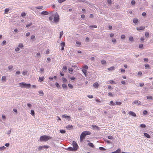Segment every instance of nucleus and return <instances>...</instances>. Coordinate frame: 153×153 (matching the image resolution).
Here are the masks:
<instances>
[{"label": "nucleus", "mask_w": 153, "mask_h": 153, "mask_svg": "<svg viewBox=\"0 0 153 153\" xmlns=\"http://www.w3.org/2000/svg\"><path fill=\"white\" fill-rule=\"evenodd\" d=\"M19 87L22 88H29L31 86L30 84H27L24 82H22L19 83Z\"/></svg>", "instance_id": "obj_1"}, {"label": "nucleus", "mask_w": 153, "mask_h": 153, "mask_svg": "<svg viewBox=\"0 0 153 153\" xmlns=\"http://www.w3.org/2000/svg\"><path fill=\"white\" fill-rule=\"evenodd\" d=\"M51 138L52 137L50 136L47 135H43L41 136L40 140L41 141H47Z\"/></svg>", "instance_id": "obj_2"}, {"label": "nucleus", "mask_w": 153, "mask_h": 153, "mask_svg": "<svg viewBox=\"0 0 153 153\" xmlns=\"http://www.w3.org/2000/svg\"><path fill=\"white\" fill-rule=\"evenodd\" d=\"M53 18V21L55 22H57L59 21V16L57 12L54 15Z\"/></svg>", "instance_id": "obj_3"}, {"label": "nucleus", "mask_w": 153, "mask_h": 153, "mask_svg": "<svg viewBox=\"0 0 153 153\" xmlns=\"http://www.w3.org/2000/svg\"><path fill=\"white\" fill-rule=\"evenodd\" d=\"M73 148H74V151H76L77 150L78 148V146L76 143L74 141H73L72 143Z\"/></svg>", "instance_id": "obj_4"}, {"label": "nucleus", "mask_w": 153, "mask_h": 153, "mask_svg": "<svg viewBox=\"0 0 153 153\" xmlns=\"http://www.w3.org/2000/svg\"><path fill=\"white\" fill-rule=\"evenodd\" d=\"M141 102L140 101L137 100H135L133 102H132V105H134V104H137L138 105H140Z\"/></svg>", "instance_id": "obj_5"}, {"label": "nucleus", "mask_w": 153, "mask_h": 153, "mask_svg": "<svg viewBox=\"0 0 153 153\" xmlns=\"http://www.w3.org/2000/svg\"><path fill=\"white\" fill-rule=\"evenodd\" d=\"M85 135H84V134H83V132L82 133V134H81L80 136V139L81 141H82L83 140L84 138L85 137Z\"/></svg>", "instance_id": "obj_6"}, {"label": "nucleus", "mask_w": 153, "mask_h": 153, "mask_svg": "<svg viewBox=\"0 0 153 153\" xmlns=\"http://www.w3.org/2000/svg\"><path fill=\"white\" fill-rule=\"evenodd\" d=\"M145 28V27H137L136 28V29L138 30H143Z\"/></svg>", "instance_id": "obj_7"}, {"label": "nucleus", "mask_w": 153, "mask_h": 153, "mask_svg": "<svg viewBox=\"0 0 153 153\" xmlns=\"http://www.w3.org/2000/svg\"><path fill=\"white\" fill-rule=\"evenodd\" d=\"M65 42H62L61 43L60 45L62 47L61 50H64V48L65 46Z\"/></svg>", "instance_id": "obj_8"}, {"label": "nucleus", "mask_w": 153, "mask_h": 153, "mask_svg": "<svg viewBox=\"0 0 153 153\" xmlns=\"http://www.w3.org/2000/svg\"><path fill=\"white\" fill-rule=\"evenodd\" d=\"M129 114L131 115H132L134 117H136V115L135 113L133 111H130L129 112Z\"/></svg>", "instance_id": "obj_9"}, {"label": "nucleus", "mask_w": 153, "mask_h": 153, "mask_svg": "<svg viewBox=\"0 0 153 153\" xmlns=\"http://www.w3.org/2000/svg\"><path fill=\"white\" fill-rule=\"evenodd\" d=\"M84 134V135L86 136L87 135H90L91 134V133L89 131H85L83 132V134Z\"/></svg>", "instance_id": "obj_10"}, {"label": "nucleus", "mask_w": 153, "mask_h": 153, "mask_svg": "<svg viewBox=\"0 0 153 153\" xmlns=\"http://www.w3.org/2000/svg\"><path fill=\"white\" fill-rule=\"evenodd\" d=\"M91 127L93 129H99V128L97 126L95 125H92L91 126Z\"/></svg>", "instance_id": "obj_11"}, {"label": "nucleus", "mask_w": 153, "mask_h": 153, "mask_svg": "<svg viewBox=\"0 0 153 153\" xmlns=\"http://www.w3.org/2000/svg\"><path fill=\"white\" fill-rule=\"evenodd\" d=\"M48 14V12L43 11L41 12V14L44 15H47Z\"/></svg>", "instance_id": "obj_12"}, {"label": "nucleus", "mask_w": 153, "mask_h": 153, "mask_svg": "<svg viewBox=\"0 0 153 153\" xmlns=\"http://www.w3.org/2000/svg\"><path fill=\"white\" fill-rule=\"evenodd\" d=\"M62 117L63 118H65L66 119H68V118H70L71 117L69 116H67L65 115H63L62 116Z\"/></svg>", "instance_id": "obj_13"}, {"label": "nucleus", "mask_w": 153, "mask_h": 153, "mask_svg": "<svg viewBox=\"0 0 153 153\" xmlns=\"http://www.w3.org/2000/svg\"><path fill=\"white\" fill-rule=\"evenodd\" d=\"M147 99L149 100H152L153 99V97L151 96H148L146 97Z\"/></svg>", "instance_id": "obj_14"}, {"label": "nucleus", "mask_w": 153, "mask_h": 153, "mask_svg": "<svg viewBox=\"0 0 153 153\" xmlns=\"http://www.w3.org/2000/svg\"><path fill=\"white\" fill-rule=\"evenodd\" d=\"M39 95L41 96H43L44 94V93L42 90L39 91Z\"/></svg>", "instance_id": "obj_15"}, {"label": "nucleus", "mask_w": 153, "mask_h": 153, "mask_svg": "<svg viewBox=\"0 0 153 153\" xmlns=\"http://www.w3.org/2000/svg\"><path fill=\"white\" fill-rule=\"evenodd\" d=\"M138 20L136 18H134L133 19V22L135 24H136L137 23Z\"/></svg>", "instance_id": "obj_16"}, {"label": "nucleus", "mask_w": 153, "mask_h": 153, "mask_svg": "<svg viewBox=\"0 0 153 153\" xmlns=\"http://www.w3.org/2000/svg\"><path fill=\"white\" fill-rule=\"evenodd\" d=\"M88 146H89L92 147V148H94V145L92 143H88Z\"/></svg>", "instance_id": "obj_17"}, {"label": "nucleus", "mask_w": 153, "mask_h": 153, "mask_svg": "<svg viewBox=\"0 0 153 153\" xmlns=\"http://www.w3.org/2000/svg\"><path fill=\"white\" fill-rule=\"evenodd\" d=\"M144 136H145L146 137H147L148 138H149L150 137V135L148 134H147V133H144Z\"/></svg>", "instance_id": "obj_18"}, {"label": "nucleus", "mask_w": 153, "mask_h": 153, "mask_svg": "<svg viewBox=\"0 0 153 153\" xmlns=\"http://www.w3.org/2000/svg\"><path fill=\"white\" fill-rule=\"evenodd\" d=\"M62 70L66 72L67 70V67L65 66H64L62 68Z\"/></svg>", "instance_id": "obj_19"}, {"label": "nucleus", "mask_w": 153, "mask_h": 153, "mask_svg": "<svg viewBox=\"0 0 153 153\" xmlns=\"http://www.w3.org/2000/svg\"><path fill=\"white\" fill-rule=\"evenodd\" d=\"M82 72L84 73V75H85V76H86L87 75V74H86L87 70L83 69H82Z\"/></svg>", "instance_id": "obj_20"}, {"label": "nucleus", "mask_w": 153, "mask_h": 153, "mask_svg": "<svg viewBox=\"0 0 153 153\" xmlns=\"http://www.w3.org/2000/svg\"><path fill=\"white\" fill-rule=\"evenodd\" d=\"M98 83L97 82L95 83L93 85L94 86V87L95 88H97L98 86Z\"/></svg>", "instance_id": "obj_21"}, {"label": "nucleus", "mask_w": 153, "mask_h": 153, "mask_svg": "<svg viewBox=\"0 0 153 153\" xmlns=\"http://www.w3.org/2000/svg\"><path fill=\"white\" fill-rule=\"evenodd\" d=\"M30 114L33 116L35 115L34 111L33 110H31Z\"/></svg>", "instance_id": "obj_22"}, {"label": "nucleus", "mask_w": 153, "mask_h": 153, "mask_svg": "<svg viewBox=\"0 0 153 153\" xmlns=\"http://www.w3.org/2000/svg\"><path fill=\"white\" fill-rule=\"evenodd\" d=\"M5 149L6 147L4 146L0 147V151L3 150H4Z\"/></svg>", "instance_id": "obj_23"}, {"label": "nucleus", "mask_w": 153, "mask_h": 153, "mask_svg": "<svg viewBox=\"0 0 153 153\" xmlns=\"http://www.w3.org/2000/svg\"><path fill=\"white\" fill-rule=\"evenodd\" d=\"M6 44V42L5 40L3 41L1 44L2 46L5 45Z\"/></svg>", "instance_id": "obj_24"}, {"label": "nucleus", "mask_w": 153, "mask_h": 153, "mask_svg": "<svg viewBox=\"0 0 153 153\" xmlns=\"http://www.w3.org/2000/svg\"><path fill=\"white\" fill-rule=\"evenodd\" d=\"M76 43L77 44L76 46L77 47H79L80 46V45H81V43L78 41H76Z\"/></svg>", "instance_id": "obj_25"}, {"label": "nucleus", "mask_w": 153, "mask_h": 153, "mask_svg": "<svg viewBox=\"0 0 153 153\" xmlns=\"http://www.w3.org/2000/svg\"><path fill=\"white\" fill-rule=\"evenodd\" d=\"M73 126L71 125H68L66 127V128H67L71 129L72 128Z\"/></svg>", "instance_id": "obj_26"}, {"label": "nucleus", "mask_w": 153, "mask_h": 153, "mask_svg": "<svg viewBox=\"0 0 153 153\" xmlns=\"http://www.w3.org/2000/svg\"><path fill=\"white\" fill-rule=\"evenodd\" d=\"M114 68V67L113 66H112L110 68H108V70L110 71H111L113 70Z\"/></svg>", "instance_id": "obj_27"}, {"label": "nucleus", "mask_w": 153, "mask_h": 153, "mask_svg": "<svg viewBox=\"0 0 153 153\" xmlns=\"http://www.w3.org/2000/svg\"><path fill=\"white\" fill-rule=\"evenodd\" d=\"M122 104V102H115V105H121Z\"/></svg>", "instance_id": "obj_28"}, {"label": "nucleus", "mask_w": 153, "mask_h": 153, "mask_svg": "<svg viewBox=\"0 0 153 153\" xmlns=\"http://www.w3.org/2000/svg\"><path fill=\"white\" fill-rule=\"evenodd\" d=\"M13 67L12 65H10L8 67V68L10 71L12 70Z\"/></svg>", "instance_id": "obj_29"}, {"label": "nucleus", "mask_w": 153, "mask_h": 153, "mask_svg": "<svg viewBox=\"0 0 153 153\" xmlns=\"http://www.w3.org/2000/svg\"><path fill=\"white\" fill-rule=\"evenodd\" d=\"M89 27L90 28H97V26L96 25H91Z\"/></svg>", "instance_id": "obj_30"}, {"label": "nucleus", "mask_w": 153, "mask_h": 153, "mask_svg": "<svg viewBox=\"0 0 153 153\" xmlns=\"http://www.w3.org/2000/svg\"><path fill=\"white\" fill-rule=\"evenodd\" d=\"M19 46L21 48L23 47V45L22 43H20L19 44Z\"/></svg>", "instance_id": "obj_31"}, {"label": "nucleus", "mask_w": 153, "mask_h": 153, "mask_svg": "<svg viewBox=\"0 0 153 153\" xmlns=\"http://www.w3.org/2000/svg\"><path fill=\"white\" fill-rule=\"evenodd\" d=\"M36 56L38 58H39L41 57L40 53H38L36 54Z\"/></svg>", "instance_id": "obj_32"}, {"label": "nucleus", "mask_w": 153, "mask_h": 153, "mask_svg": "<svg viewBox=\"0 0 153 153\" xmlns=\"http://www.w3.org/2000/svg\"><path fill=\"white\" fill-rule=\"evenodd\" d=\"M9 9L8 8H6L4 10V13L6 14L9 11Z\"/></svg>", "instance_id": "obj_33"}, {"label": "nucleus", "mask_w": 153, "mask_h": 153, "mask_svg": "<svg viewBox=\"0 0 153 153\" xmlns=\"http://www.w3.org/2000/svg\"><path fill=\"white\" fill-rule=\"evenodd\" d=\"M6 76H3L2 77L1 79L3 82H4L6 80Z\"/></svg>", "instance_id": "obj_34"}, {"label": "nucleus", "mask_w": 153, "mask_h": 153, "mask_svg": "<svg viewBox=\"0 0 153 153\" xmlns=\"http://www.w3.org/2000/svg\"><path fill=\"white\" fill-rule=\"evenodd\" d=\"M140 126L141 128H145L146 127V126L145 124H142L140 125Z\"/></svg>", "instance_id": "obj_35"}, {"label": "nucleus", "mask_w": 153, "mask_h": 153, "mask_svg": "<svg viewBox=\"0 0 153 153\" xmlns=\"http://www.w3.org/2000/svg\"><path fill=\"white\" fill-rule=\"evenodd\" d=\"M149 33L148 32H146L145 33V36L147 37L148 38L149 37Z\"/></svg>", "instance_id": "obj_36"}, {"label": "nucleus", "mask_w": 153, "mask_h": 153, "mask_svg": "<svg viewBox=\"0 0 153 153\" xmlns=\"http://www.w3.org/2000/svg\"><path fill=\"white\" fill-rule=\"evenodd\" d=\"M68 149L69 151H74V148H72V147H70L68 148Z\"/></svg>", "instance_id": "obj_37"}, {"label": "nucleus", "mask_w": 153, "mask_h": 153, "mask_svg": "<svg viewBox=\"0 0 153 153\" xmlns=\"http://www.w3.org/2000/svg\"><path fill=\"white\" fill-rule=\"evenodd\" d=\"M88 69V67L86 65H85L84 66L83 69L87 70Z\"/></svg>", "instance_id": "obj_38"}, {"label": "nucleus", "mask_w": 153, "mask_h": 153, "mask_svg": "<svg viewBox=\"0 0 153 153\" xmlns=\"http://www.w3.org/2000/svg\"><path fill=\"white\" fill-rule=\"evenodd\" d=\"M68 70L69 71V73H70V74H71L72 72H73V70L72 69V68H69L68 69Z\"/></svg>", "instance_id": "obj_39"}, {"label": "nucleus", "mask_w": 153, "mask_h": 153, "mask_svg": "<svg viewBox=\"0 0 153 153\" xmlns=\"http://www.w3.org/2000/svg\"><path fill=\"white\" fill-rule=\"evenodd\" d=\"M143 45L142 44H140L139 45V48L140 49H142L143 48Z\"/></svg>", "instance_id": "obj_40"}, {"label": "nucleus", "mask_w": 153, "mask_h": 153, "mask_svg": "<svg viewBox=\"0 0 153 153\" xmlns=\"http://www.w3.org/2000/svg\"><path fill=\"white\" fill-rule=\"evenodd\" d=\"M106 63V62L105 60H102L101 61V63L102 64H105Z\"/></svg>", "instance_id": "obj_41"}, {"label": "nucleus", "mask_w": 153, "mask_h": 153, "mask_svg": "<svg viewBox=\"0 0 153 153\" xmlns=\"http://www.w3.org/2000/svg\"><path fill=\"white\" fill-rule=\"evenodd\" d=\"M63 32L62 31H61L60 32V36H59V38H61L62 36L63 35Z\"/></svg>", "instance_id": "obj_42"}, {"label": "nucleus", "mask_w": 153, "mask_h": 153, "mask_svg": "<svg viewBox=\"0 0 153 153\" xmlns=\"http://www.w3.org/2000/svg\"><path fill=\"white\" fill-rule=\"evenodd\" d=\"M60 132L61 133L64 134L65 132V131L63 130H60Z\"/></svg>", "instance_id": "obj_43"}, {"label": "nucleus", "mask_w": 153, "mask_h": 153, "mask_svg": "<svg viewBox=\"0 0 153 153\" xmlns=\"http://www.w3.org/2000/svg\"><path fill=\"white\" fill-rule=\"evenodd\" d=\"M42 148H43H43L47 149V148H49V146H45V145L42 146Z\"/></svg>", "instance_id": "obj_44"}, {"label": "nucleus", "mask_w": 153, "mask_h": 153, "mask_svg": "<svg viewBox=\"0 0 153 153\" xmlns=\"http://www.w3.org/2000/svg\"><path fill=\"white\" fill-rule=\"evenodd\" d=\"M32 25V23H30L29 24H28L27 25H26V27H30V26H31Z\"/></svg>", "instance_id": "obj_45"}, {"label": "nucleus", "mask_w": 153, "mask_h": 153, "mask_svg": "<svg viewBox=\"0 0 153 153\" xmlns=\"http://www.w3.org/2000/svg\"><path fill=\"white\" fill-rule=\"evenodd\" d=\"M129 40L130 41L132 42L133 41V38L131 36L129 38Z\"/></svg>", "instance_id": "obj_46"}, {"label": "nucleus", "mask_w": 153, "mask_h": 153, "mask_svg": "<svg viewBox=\"0 0 153 153\" xmlns=\"http://www.w3.org/2000/svg\"><path fill=\"white\" fill-rule=\"evenodd\" d=\"M62 87L63 88H67V86L65 84H63L62 85Z\"/></svg>", "instance_id": "obj_47"}, {"label": "nucleus", "mask_w": 153, "mask_h": 153, "mask_svg": "<svg viewBox=\"0 0 153 153\" xmlns=\"http://www.w3.org/2000/svg\"><path fill=\"white\" fill-rule=\"evenodd\" d=\"M66 0H58V2L59 3H61L66 1Z\"/></svg>", "instance_id": "obj_48"}, {"label": "nucleus", "mask_w": 153, "mask_h": 153, "mask_svg": "<svg viewBox=\"0 0 153 153\" xmlns=\"http://www.w3.org/2000/svg\"><path fill=\"white\" fill-rule=\"evenodd\" d=\"M108 138L109 139L112 140L113 139V137L111 136H108Z\"/></svg>", "instance_id": "obj_49"}, {"label": "nucleus", "mask_w": 153, "mask_h": 153, "mask_svg": "<svg viewBox=\"0 0 153 153\" xmlns=\"http://www.w3.org/2000/svg\"><path fill=\"white\" fill-rule=\"evenodd\" d=\"M99 149L100 150H105L106 149L103 147H100L99 148Z\"/></svg>", "instance_id": "obj_50"}, {"label": "nucleus", "mask_w": 153, "mask_h": 153, "mask_svg": "<svg viewBox=\"0 0 153 153\" xmlns=\"http://www.w3.org/2000/svg\"><path fill=\"white\" fill-rule=\"evenodd\" d=\"M144 38L143 37H141L140 38V40L142 41V42H144Z\"/></svg>", "instance_id": "obj_51"}, {"label": "nucleus", "mask_w": 153, "mask_h": 153, "mask_svg": "<svg viewBox=\"0 0 153 153\" xmlns=\"http://www.w3.org/2000/svg\"><path fill=\"white\" fill-rule=\"evenodd\" d=\"M135 4V1L134 0H132L131 1V4L132 5H134Z\"/></svg>", "instance_id": "obj_52"}, {"label": "nucleus", "mask_w": 153, "mask_h": 153, "mask_svg": "<svg viewBox=\"0 0 153 153\" xmlns=\"http://www.w3.org/2000/svg\"><path fill=\"white\" fill-rule=\"evenodd\" d=\"M147 111L146 110H144L143 112V113L144 115L146 114H147Z\"/></svg>", "instance_id": "obj_53"}, {"label": "nucleus", "mask_w": 153, "mask_h": 153, "mask_svg": "<svg viewBox=\"0 0 153 153\" xmlns=\"http://www.w3.org/2000/svg\"><path fill=\"white\" fill-rule=\"evenodd\" d=\"M27 73V71H23L22 72V74L24 75H26Z\"/></svg>", "instance_id": "obj_54"}, {"label": "nucleus", "mask_w": 153, "mask_h": 153, "mask_svg": "<svg viewBox=\"0 0 153 153\" xmlns=\"http://www.w3.org/2000/svg\"><path fill=\"white\" fill-rule=\"evenodd\" d=\"M26 16V13L25 12H23L21 14L22 16Z\"/></svg>", "instance_id": "obj_55"}, {"label": "nucleus", "mask_w": 153, "mask_h": 153, "mask_svg": "<svg viewBox=\"0 0 153 153\" xmlns=\"http://www.w3.org/2000/svg\"><path fill=\"white\" fill-rule=\"evenodd\" d=\"M55 85L58 88H59L60 87L59 84L58 82H56Z\"/></svg>", "instance_id": "obj_56"}, {"label": "nucleus", "mask_w": 153, "mask_h": 153, "mask_svg": "<svg viewBox=\"0 0 153 153\" xmlns=\"http://www.w3.org/2000/svg\"><path fill=\"white\" fill-rule=\"evenodd\" d=\"M39 79L40 80V82H42L43 81V78L39 77Z\"/></svg>", "instance_id": "obj_57"}, {"label": "nucleus", "mask_w": 153, "mask_h": 153, "mask_svg": "<svg viewBox=\"0 0 153 153\" xmlns=\"http://www.w3.org/2000/svg\"><path fill=\"white\" fill-rule=\"evenodd\" d=\"M125 36L124 35H122L121 36V38L122 39H125Z\"/></svg>", "instance_id": "obj_58"}, {"label": "nucleus", "mask_w": 153, "mask_h": 153, "mask_svg": "<svg viewBox=\"0 0 153 153\" xmlns=\"http://www.w3.org/2000/svg\"><path fill=\"white\" fill-rule=\"evenodd\" d=\"M35 38V36L34 35H32L31 36L30 38L32 40L34 39Z\"/></svg>", "instance_id": "obj_59"}, {"label": "nucleus", "mask_w": 153, "mask_h": 153, "mask_svg": "<svg viewBox=\"0 0 153 153\" xmlns=\"http://www.w3.org/2000/svg\"><path fill=\"white\" fill-rule=\"evenodd\" d=\"M139 84L140 86L141 87L143 86L144 85V84L143 83H140Z\"/></svg>", "instance_id": "obj_60"}, {"label": "nucleus", "mask_w": 153, "mask_h": 153, "mask_svg": "<svg viewBox=\"0 0 153 153\" xmlns=\"http://www.w3.org/2000/svg\"><path fill=\"white\" fill-rule=\"evenodd\" d=\"M110 103L112 105H115V104L112 101H111L110 102Z\"/></svg>", "instance_id": "obj_61"}, {"label": "nucleus", "mask_w": 153, "mask_h": 153, "mask_svg": "<svg viewBox=\"0 0 153 153\" xmlns=\"http://www.w3.org/2000/svg\"><path fill=\"white\" fill-rule=\"evenodd\" d=\"M108 95L110 97H113V94L111 92H109L108 93Z\"/></svg>", "instance_id": "obj_62"}, {"label": "nucleus", "mask_w": 153, "mask_h": 153, "mask_svg": "<svg viewBox=\"0 0 153 153\" xmlns=\"http://www.w3.org/2000/svg\"><path fill=\"white\" fill-rule=\"evenodd\" d=\"M68 86H69V87L70 88H72L73 87L72 85L71 84H68Z\"/></svg>", "instance_id": "obj_63"}, {"label": "nucleus", "mask_w": 153, "mask_h": 153, "mask_svg": "<svg viewBox=\"0 0 153 153\" xmlns=\"http://www.w3.org/2000/svg\"><path fill=\"white\" fill-rule=\"evenodd\" d=\"M20 50V49L19 48H16L15 49V51H18Z\"/></svg>", "instance_id": "obj_64"}]
</instances>
